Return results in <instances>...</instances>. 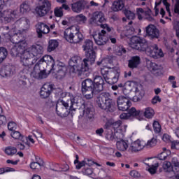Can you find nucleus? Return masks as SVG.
<instances>
[{"label": "nucleus", "mask_w": 179, "mask_h": 179, "mask_svg": "<svg viewBox=\"0 0 179 179\" xmlns=\"http://www.w3.org/2000/svg\"><path fill=\"white\" fill-rule=\"evenodd\" d=\"M130 47L134 50L138 51H145L147 55L157 59L164 57V53L162 49H159L157 45L148 46L146 39L141 38L138 36H132L131 38Z\"/></svg>", "instance_id": "obj_1"}, {"label": "nucleus", "mask_w": 179, "mask_h": 179, "mask_svg": "<svg viewBox=\"0 0 179 179\" xmlns=\"http://www.w3.org/2000/svg\"><path fill=\"white\" fill-rule=\"evenodd\" d=\"M104 90V79L102 76H95L94 80L87 78L82 82V93L85 94L87 100L94 97V94H99Z\"/></svg>", "instance_id": "obj_2"}, {"label": "nucleus", "mask_w": 179, "mask_h": 179, "mask_svg": "<svg viewBox=\"0 0 179 179\" xmlns=\"http://www.w3.org/2000/svg\"><path fill=\"white\" fill-rule=\"evenodd\" d=\"M48 66H48L45 62L40 59L34 67L32 66L33 71L31 73V76L35 79H45L48 76L47 69L45 68H48Z\"/></svg>", "instance_id": "obj_3"}, {"label": "nucleus", "mask_w": 179, "mask_h": 179, "mask_svg": "<svg viewBox=\"0 0 179 179\" xmlns=\"http://www.w3.org/2000/svg\"><path fill=\"white\" fill-rule=\"evenodd\" d=\"M96 105L101 110H108V111H111L113 107L115 106V102L110 98L109 93L103 92L98 97Z\"/></svg>", "instance_id": "obj_4"}, {"label": "nucleus", "mask_w": 179, "mask_h": 179, "mask_svg": "<svg viewBox=\"0 0 179 179\" xmlns=\"http://www.w3.org/2000/svg\"><path fill=\"white\" fill-rule=\"evenodd\" d=\"M15 38H17V35L13 36L11 39L13 44H15V45L11 48L10 54L12 57H20L23 54V51L26 50L27 43L24 41L22 42L15 41Z\"/></svg>", "instance_id": "obj_5"}, {"label": "nucleus", "mask_w": 179, "mask_h": 179, "mask_svg": "<svg viewBox=\"0 0 179 179\" xmlns=\"http://www.w3.org/2000/svg\"><path fill=\"white\" fill-rule=\"evenodd\" d=\"M85 58L83 59V63L80 64L79 70H78V76H82L85 75V72H89L90 69V66L94 64L96 62V55L85 54Z\"/></svg>", "instance_id": "obj_6"}, {"label": "nucleus", "mask_w": 179, "mask_h": 179, "mask_svg": "<svg viewBox=\"0 0 179 179\" xmlns=\"http://www.w3.org/2000/svg\"><path fill=\"white\" fill-rule=\"evenodd\" d=\"M29 26V22H27V19L26 18H20V20H17L13 25L11 26H6L3 27V30L5 31H7L4 36L7 38H9V35H7L9 31H11V33H13L15 30H17V29H22V30H24L26 27Z\"/></svg>", "instance_id": "obj_7"}, {"label": "nucleus", "mask_w": 179, "mask_h": 179, "mask_svg": "<svg viewBox=\"0 0 179 179\" xmlns=\"http://www.w3.org/2000/svg\"><path fill=\"white\" fill-rule=\"evenodd\" d=\"M20 57L22 65L25 66V69L29 72L31 71L33 68V64H33V58L34 57H33L31 52L29 50V48L27 50L24 49Z\"/></svg>", "instance_id": "obj_8"}, {"label": "nucleus", "mask_w": 179, "mask_h": 179, "mask_svg": "<svg viewBox=\"0 0 179 179\" xmlns=\"http://www.w3.org/2000/svg\"><path fill=\"white\" fill-rule=\"evenodd\" d=\"M0 16L4 20L5 23H10L13 22L15 19L19 17L20 14L17 12V10H6L3 12H0Z\"/></svg>", "instance_id": "obj_9"}, {"label": "nucleus", "mask_w": 179, "mask_h": 179, "mask_svg": "<svg viewBox=\"0 0 179 179\" xmlns=\"http://www.w3.org/2000/svg\"><path fill=\"white\" fill-rule=\"evenodd\" d=\"M51 11V2L48 0H43V2L36 8V12L40 17H44L45 15Z\"/></svg>", "instance_id": "obj_10"}, {"label": "nucleus", "mask_w": 179, "mask_h": 179, "mask_svg": "<svg viewBox=\"0 0 179 179\" xmlns=\"http://www.w3.org/2000/svg\"><path fill=\"white\" fill-rule=\"evenodd\" d=\"M82 59L79 56H73L69 61V65L70 66V72L72 73L79 74V69L80 68V64Z\"/></svg>", "instance_id": "obj_11"}, {"label": "nucleus", "mask_w": 179, "mask_h": 179, "mask_svg": "<svg viewBox=\"0 0 179 179\" xmlns=\"http://www.w3.org/2000/svg\"><path fill=\"white\" fill-rule=\"evenodd\" d=\"M103 23H106V17L102 12H95L90 19V24L94 26H103Z\"/></svg>", "instance_id": "obj_12"}, {"label": "nucleus", "mask_w": 179, "mask_h": 179, "mask_svg": "<svg viewBox=\"0 0 179 179\" xmlns=\"http://www.w3.org/2000/svg\"><path fill=\"white\" fill-rule=\"evenodd\" d=\"M78 101L82 103L81 106H83L84 108V115H85L87 118H89V120L94 118V108H93V105H92V103H85V101L82 99H80Z\"/></svg>", "instance_id": "obj_13"}, {"label": "nucleus", "mask_w": 179, "mask_h": 179, "mask_svg": "<svg viewBox=\"0 0 179 179\" xmlns=\"http://www.w3.org/2000/svg\"><path fill=\"white\" fill-rule=\"evenodd\" d=\"M93 38L97 45H106L108 41V34L104 29H102L98 34L93 36Z\"/></svg>", "instance_id": "obj_14"}, {"label": "nucleus", "mask_w": 179, "mask_h": 179, "mask_svg": "<svg viewBox=\"0 0 179 179\" xmlns=\"http://www.w3.org/2000/svg\"><path fill=\"white\" fill-rule=\"evenodd\" d=\"M117 104L118 110H120V111H127L131 106V101H129L128 98L122 95L119 96L117 98Z\"/></svg>", "instance_id": "obj_15"}, {"label": "nucleus", "mask_w": 179, "mask_h": 179, "mask_svg": "<svg viewBox=\"0 0 179 179\" xmlns=\"http://www.w3.org/2000/svg\"><path fill=\"white\" fill-rule=\"evenodd\" d=\"M146 36L150 40H155L160 37V31L154 24H149L145 27Z\"/></svg>", "instance_id": "obj_16"}, {"label": "nucleus", "mask_w": 179, "mask_h": 179, "mask_svg": "<svg viewBox=\"0 0 179 179\" xmlns=\"http://www.w3.org/2000/svg\"><path fill=\"white\" fill-rule=\"evenodd\" d=\"M31 54H32V57H34V59L37 61L38 59L41 58L43 55V48L40 45H32L29 48H28Z\"/></svg>", "instance_id": "obj_17"}, {"label": "nucleus", "mask_w": 179, "mask_h": 179, "mask_svg": "<svg viewBox=\"0 0 179 179\" xmlns=\"http://www.w3.org/2000/svg\"><path fill=\"white\" fill-rule=\"evenodd\" d=\"M120 73L121 71L120 69L110 71L106 83H108V85H114L115 83H117L120 79Z\"/></svg>", "instance_id": "obj_18"}, {"label": "nucleus", "mask_w": 179, "mask_h": 179, "mask_svg": "<svg viewBox=\"0 0 179 179\" xmlns=\"http://www.w3.org/2000/svg\"><path fill=\"white\" fill-rule=\"evenodd\" d=\"M15 73V66L12 65L3 66L0 70L2 78H10Z\"/></svg>", "instance_id": "obj_19"}, {"label": "nucleus", "mask_w": 179, "mask_h": 179, "mask_svg": "<svg viewBox=\"0 0 179 179\" xmlns=\"http://www.w3.org/2000/svg\"><path fill=\"white\" fill-rule=\"evenodd\" d=\"M54 90V87L50 84H45L41 89L40 96L41 99H48Z\"/></svg>", "instance_id": "obj_20"}, {"label": "nucleus", "mask_w": 179, "mask_h": 179, "mask_svg": "<svg viewBox=\"0 0 179 179\" xmlns=\"http://www.w3.org/2000/svg\"><path fill=\"white\" fill-rule=\"evenodd\" d=\"M36 33L38 38H41L43 34H48L50 33V27L43 22H39L36 24Z\"/></svg>", "instance_id": "obj_21"}, {"label": "nucleus", "mask_w": 179, "mask_h": 179, "mask_svg": "<svg viewBox=\"0 0 179 179\" xmlns=\"http://www.w3.org/2000/svg\"><path fill=\"white\" fill-rule=\"evenodd\" d=\"M141 115V110H136V108L132 107L129 110L127 113H123L120 115V120H129L134 117Z\"/></svg>", "instance_id": "obj_22"}, {"label": "nucleus", "mask_w": 179, "mask_h": 179, "mask_svg": "<svg viewBox=\"0 0 179 179\" xmlns=\"http://www.w3.org/2000/svg\"><path fill=\"white\" fill-rule=\"evenodd\" d=\"M132 23H134V22L130 21L128 25L124 27V31L121 34L122 37H128L129 38L131 36L135 34V28L132 26Z\"/></svg>", "instance_id": "obj_23"}, {"label": "nucleus", "mask_w": 179, "mask_h": 179, "mask_svg": "<svg viewBox=\"0 0 179 179\" xmlns=\"http://www.w3.org/2000/svg\"><path fill=\"white\" fill-rule=\"evenodd\" d=\"M84 51H87L86 54H92L96 55V52L93 49V41L90 39H86L83 45Z\"/></svg>", "instance_id": "obj_24"}, {"label": "nucleus", "mask_w": 179, "mask_h": 179, "mask_svg": "<svg viewBox=\"0 0 179 179\" xmlns=\"http://www.w3.org/2000/svg\"><path fill=\"white\" fill-rule=\"evenodd\" d=\"M147 66L149 71H150V72L154 73V75H156V76H158L159 73H160L162 66H159L155 62L148 61L147 63Z\"/></svg>", "instance_id": "obj_25"}, {"label": "nucleus", "mask_w": 179, "mask_h": 179, "mask_svg": "<svg viewBox=\"0 0 179 179\" xmlns=\"http://www.w3.org/2000/svg\"><path fill=\"white\" fill-rule=\"evenodd\" d=\"M71 9L75 13H80L85 9V2L82 1H77L71 4Z\"/></svg>", "instance_id": "obj_26"}, {"label": "nucleus", "mask_w": 179, "mask_h": 179, "mask_svg": "<svg viewBox=\"0 0 179 179\" xmlns=\"http://www.w3.org/2000/svg\"><path fill=\"white\" fill-rule=\"evenodd\" d=\"M145 148V145H142L141 144V141H137L132 143L129 148L128 152L130 153H134V152H139L140 150H142Z\"/></svg>", "instance_id": "obj_27"}, {"label": "nucleus", "mask_w": 179, "mask_h": 179, "mask_svg": "<svg viewBox=\"0 0 179 179\" xmlns=\"http://www.w3.org/2000/svg\"><path fill=\"white\" fill-rule=\"evenodd\" d=\"M141 64V57L139 56H134L129 60L128 66L130 69H135L139 66Z\"/></svg>", "instance_id": "obj_28"}, {"label": "nucleus", "mask_w": 179, "mask_h": 179, "mask_svg": "<svg viewBox=\"0 0 179 179\" xmlns=\"http://www.w3.org/2000/svg\"><path fill=\"white\" fill-rule=\"evenodd\" d=\"M51 71H55V72H56L57 76L59 78H64V76H65L66 74L65 71H66V68L62 67L59 65H55L53 69H50L49 73L51 72Z\"/></svg>", "instance_id": "obj_29"}, {"label": "nucleus", "mask_w": 179, "mask_h": 179, "mask_svg": "<svg viewBox=\"0 0 179 179\" xmlns=\"http://www.w3.org/2000/svg\"><path fill=\"white\" fill-rule=\"evenodd\" d=\"M106 138L108 141H118V135L120 133H114L110 128H106Z\"/></svg>", "instance_id": "obj_30"}, {"label": "nucleus", "mask_w": 179, "mask_h": 179, "mask_svg": "<svg viewBox=\"0 0 179 179\" xmlns=\"http://www.w3.org/2000/svg\"><path fill=\"white\" fill-rule=\"evenodd\" d=\"M6 36H8V39L10 40L12 43V38H13V36H17V37L15 39V41H20V43H22V41H26V39L23 38V35L20 34H16V30L12 33V31H8Z\"/></svg>", "instance_id": "obj_31"}, {"label": "nucleus", "mask_w": 179, "mask_h": 179, "mask_svg": "<svg viewBox=\"0 0 179 179\" xmlns=\"http://www.w3.org/2000/svg\"><path fill=\"white\" fill-rule=\"evenodd\" d=\"M6 36H8V39L10 40L12 43V38H13V36H17V37L15 39V41H20V43H22V41H26V39L23 38V35L20 34H16V30L12 33V31H8Z\"/></svg>", "instance_id": "obj_32"}, {"label": "nucleus", "mask_w": 179, "mask_h": 179, "mask_svg": "<svg viewBox=\"0 0 179 179\" xmlns=\"http://www.w3.org/2000/svg\"><path fill=\"white\" fill-rule=\"evenodd\" d=\"M124 1L122 0H115L112 4L111 9L113 12H119V10L124 9Z\"/></svg>", "instance_id": "obj_33"}, {"label": "nucleus", "mask_w": 179, "mask_h": 179, "mask_svg": "<svg viewBox=\"0 0 179 179\" xmlns=\"http://www.w3.org/2000/svg\"><path fill=\"white\" fill-rule=\"evenodd\" d=\"M140 115H144L145 118H153V116L155 115V110L153 108L148 107L145 108V110H141L140 112Z\"/></svg>", "instance_id": "obj_34"}, {"label": "nucleus", "mask_w": 179, "mask_h": 179, "mask_svg": "<svg viewBox=\"0 0 179 179\" xmlns=\"http://www.w3.org/2000/svg\"><path fill=\"white\" fill-rule=\"evenodd\" d=\"M41 61L45 62L48 66H50L51 69H54V67L55 66V62L52 56L45 55L41 59Z\"/></svg>", "instance_id": "obj_35"}, {"label": "nucleus", "mask_w": 179, "mask_h": 179, "mask_svg": "<svg viewBox=\"0 0 179 179\" xmlns=\"http://www.w3.org/2000/svg\"><path fill=\"white\" fill-rule=\"evenodd\" d=\"M10 136H12V138H13L14 139H19L20 141H21L22 142H23L24 143H27V138L23 136H22V134H20V132H19L18 131H13L10 133Z\"/></svg>", "instance_id": "obj_36"}, {"label": "nucleus", "mask_w": 179, "mask_h": 179, "mask_svg": "<svg viewBox=\"0 0 179 179\" xmlns=\"http://www.w3.org/2000/svg\"><path fill=\"white\" fill-rule=\"evenodd\" d=\"M84 38L85 37H83V34L79 31L73 34V38L71 39V44H78V43L83 41Z\"/></svg>", "instance_id": "obj_37"}, {"label": "nucleus", "mask_w": 179, "mask_h": 179, "mask_svg": "<svg viewBox=\"0 0 179 179\" xmlns=\"http://www.w3.org/2000/svg\"><path fill=\"white\" fill-rule=\"evenodd\" d=\"M117 149L120 152H125L128 149V143L124 140H120L116 143Z\"/></svg>", "instance_id": "obj_38"}, {"label": "nucleus", "mask_w": 179, "mask_h": 179, "mask_svg": "<svg viewBox=\"0 0 179 179\" xmlns=\"http://www.w3.org/2000/svg\"><path fill=\"white\" fill-rule=\"evenodd\" d=\"M121 125H122V122L121 120H117L114 122H108L105 124V128H109L110 129L111 128H113V129H117V128H120Z\"/></svg>", "instance_id": "obj_39"}, {"label": "nucleus", "mask_w": 179, "mask_h": 179, "mask_svg": "<svg viewBox=\"0 0 179 179\" xmlns=\"http://www.w3.org/2000/svg\"><path fill=\"white\" fill-rule=\"evenodd\" d=\"M27 12H30V6L27 2H23L20 6V15H24V13H27Z\"/></svg>", "instance_id": "obj_40"}, {"label": "nucleus", "mask_w": 179, "mask_h": 179, "mask_svg": "<svg viewBox=\"0 0 179 179\" xmlns=\"http://www.w3.org/2000/svg\"><path fill=\"white\" fill-rule=\"evenodd\" d=\"M73 37V33L72 32V29H66L64 31V38L69 43H72V38Z\"/></svg>", "instance_id": "obj_41"}, {"label": "nucleus", "mask_w": 179, "mask_h": 179, "mask_svg": "<svg viewBox=\"0 0 179 179\" xmlns=\"http://www.w3.org/2000/svg\"><path fill=\"white\" fill-rule=\"evenodd\" d=\"M57 47H58V41H57V40H50L49 41L48 51L51 52V51H54Z\"/></svg>", "instance_id": "obj_42"}, {"label": "nucleus", "mask_w": 179, "mask_h": 179, "mask_svg": "<svg viewBox=\"0 0 179 179\" xmlns=\"http://www.w3.org/2000/svg\"><path fill=\"white\" fill-rule=\"evenodd\" d=\"M163 167L164 169L166 170V171H167V173H171V171L175 173L174 167L173 166L171 162H165L164 163Z\"/></svg>", "instance_id": "obj_43"}, {"label": "nucleus", "mask_w": 179, "mask_h": 179, "mask_svg": "<svg viewBox=\"0 0 179 179\" xmlns=\"http://www.w3.org/2000/svg\"><path fill=\"white\" fill-rule=\"evenodd\" d=\"M164 152H161L158 155V159L159 160H166L167 159V157L169 156V154L170 155V150H168L166 148H163Z\"/></svg>", "instance_id": "obj_44"}, {"label": "nucleus", "mask_w": 179, "mask_h": 179, "mask_svg": "<svg viewBox=\"0 0 179 179\" xmlns=\"http://www.w3.org/2000/svg\"><path fill=\"white\" fill-rule=\"evenodd\" d=\"M4 152L6 155H8V156H13V155H15V153H17V150L15 147H7L6 148Z\"/></svg>", "instance_id": "obj_45"}, {"label": "nucleus", "mask_w": 179, "mask_h": 179, "mask_svg": "<svg viewBox=\"0 0 179 179\" xmlns=\"http://www.w3.org/2000/svg\"><path fill=\"white\" fill-rule=\"evenodd\" d=\"M70 107L69 110L70 111H76L78 108V107H80V105L79 104V102H75V98L70 100Z\"/></svg>", "instance_id": "obj_46"}, {"label": "nucleus", "mask_w": 179, "mask_h": 179, "mask_svg": "<svg viewBox=\"0 0 179 179\" xmlns=\"http://www.w3.org/2000/svg\"><path fill=\"white\" fill-rule=\"evenodd\" d=\"M171 164L175 170V173H179V162L177 157H173L172 159Z\"/></svg>", "instance_id": "obj_47"}, {"label": "nucleus", "mask_w": 179, "mask_h": 179, "mask_svg": "<svg viewBox=\"0 0 179 179\" xmlns=\"http://www.w3.org/2000/svg\"><path fill=\"white\" fill-rule=\"evenodd\" d=\"M157 144V139L153 137L151 140L148 141L144 145V148H153Z\"/></svg>", "instance_id": "obj_48"}, {"label": "nucleus", "mask_w": 179, "mask_h": 179, "mask_svg": "<svg viewBox=\"0 0 179 179\" xmlns=\"http://www.w3.org/2000/svg\"><path fill=\"white\" fill-rule=\"evenodd\" d=\"M7 55L8 51L5 49V48H0V64L3 62L5 58H6Z\"/></svg>", "instance_id": "obj_49"}, {"label": "nucleus", "mask_w": 179, "mask_h": 179, "mask_svg": "<svg viewBox=\"0 0 179 179\" xmlns=\"http://www.w3.org/2000/svg\"><path fill=\"white\" fill-rule=\"evenodd\" d=\"M54 13L57 17H62L64 16V11L61 7H56L54 10Z\"/></svg>", "instance_id": "obj_50"}, {"label": "nucleus", "mask_w": 179, "mask_h": 179, "mask_svg": "<svg viewBox=\"0 0 179 179\" xmlns=\"http://www.w3.org/2000/svg\"><path fill=\"white\" fill-rule=\"evenodd\" d=\"M76 20L78 22H80V23H83V24H85L86 22H87V17L86 16L83 15V14H80L76 17Z\"/></svg>", "instance_id": "obj_51"}, {"label": "nucleus", "mask_w": 179, "mask_h": 179, "mask_svg": "<svg viewBox=\"0 0 179 179\" xmlns=\"http://www.w3.org/2000/svg\"><path fill=\"white\" fill-rule=\"evenodd\" d=\"M124 15H125L126 17H127V19H129V20H134V19H135V13H134L131 10H125Z\"/></svg>", "instance_id": "obj_52"}, {"label": "nucleus", "mask_w": 179, "mask_h": 179, "mask_svg": "<svg viewBox=\"0 0 179 179\" xmlns=\"http://www.w3.org/2000/svg\"><path fill=\"white\" fill-rule=\"evenodd\" d=\"M101 73L106 82H107V79H108V75H110V71L108 69H101Z\"/></svg>", "instance_id": "obj_53"}, {"label": "nucleus", "mask_w": 179, "mask_h": 179, "mask_svg": "<svg viewBox=\"0 0 179 179\" xmlns=\"http://www.w3.org/2000/svg\"><path fill=\"white\" fill-rule=\"evenodd\" d=\"M152 126L155 132H156L157 134L160 133V131H162V126H160V123H159V122L154 121Z\"/></svg>", "instance_id": "obj_54"}, {"label": "nucleus", "mask_w": 179, "mask_h": 179, "mask_svg": "<svg viewBox=\"0 0 179 179\" xmlns=\"http://www.w3.org/2000/svg\"><path fill=\"white\" fill-rule=\"evenodd\" d=\"M157 167H159V163H156L155 165H152L149 169L148 171L150 174H156V171H157Z\"/></svg>", "instance_id": "obj_55"}, {"label": "nucleus", "mask_w": 179, "mask_h": 179, "mask_svg": "<svg viewBox=\"0 0 179 179\" xmlns=\"http://www.w3.org/2000/svg\"><path fill=\"white\" fill-rule=\"evenodd\" d=\"M82 173L85 176H92L93 174V169L90 168H85L83 169Z\"/></svg>", "instance_id": "obj_56"}, {"label": "nucleus", "mask_w": 179, "mask_h": 179, "mask_svg": "<svg viewBox=\"0 0 179 179\" xmlns=\"http://www.w3.org/2000/svg\"><path fill=\"white\" fill-rule=\"evenodd\" d=\"M10 171H15V169L10 167L0 168V174H3L4 173H9Z\"/></svg>", "instance_id": "obj_57"}, {"label": "nucleus", "mask_w": 179, "mask_h": 179, "mask_svg": "<svg viewBox=\"0 0 179 179\" xmlns=\"http://www.w3.org/2000/svg\"><path fill=\"white\" fill-rule=\"evenodd\" d=\"M22 143L18 142L17 143L16 145V148L17 149H19L20 150H24V148H26V146L24 145H29V143H23V141H22Z\"/></svg>", "instance_id": "obj_58"}, {"label": "nucleus", "mask_w": 179, "mask_h": 179, "mask_svg": "<svg viewBox=\"0 0 179 179\" xmlns=\"http://www.w3.org/2000/svg\"><path fill=\"white\" fill-rule=\"evenodd\" d=\"M7 122L6 116L0 115V125H6Z\"/></svg>", "instance_id": "obj_59"}, {"label": "nucleus", "mask_w": 179, "mask_h": 179, "mask_svg": "<svg viewBox=\"0 0 179 179\" xmlns=\"http://www.w3.org/2000/svg\"><path fill=\"white\" fill-rule=\"evenodd\" d=\"M131 177H134V178H139L141 177V174L136 170H133L130 171Z\"/></svg>", "instance_id": "obj_60"}, {"label": "nucleus", "mask_w": 179, "mask_h": 179, "mask_svg": "<svg viewBox=\"0 0 179 179\" xmlns=\"http://www.w3.org/2000/svg\"><path fill=\"white\" fill-rule=\"evenodd\" d=\"M8 128L9 131H12L13 132V131H15V129H16V123H15L14 122H10L8 124Z\"/></svg>", "instance_id": "obj_61"}, {"label": "nucleus", "mask_w": 179, "mask_h": 179, "mask_svg": "<svg viewBox=\"0 0 179 179\" xmlns=\"http://www.w3.org/2000/svg\"><path fill=\"white\" fill-rule=\"evenodd\" d=\"M162 99H160V96L156 95L152 99V104H157V103H161Z\"/></svg>", "instance_id": "obj_62"}, {"label": "nucleus", "mask_w": 179, "mask_h": 179, "mask_svg": "<svg viewBox=\"0 0 179 179\" xmlns=\"http://www.w3.org/2000/svg\"><path fill=\"white\" fill-rule=\"evenodd\" d=\"M125 52H127V50H125V48H124V47L120 46L117 48V55H121L122 54H125Z\"/></svg>", "instance_id": "obj_63"}, {"label": "nucleus", "mask_w": 179, "mask_h": 179, "mask_svg": "<svg viewBox=\"0 0 179 179\" xmlns=\"http://www.w3.org/2000/svg\"><path fill=\"white\" fill-rule=\"evenodd\" d=\"M38 166H41V164L40 163H38V162H31L30 164V167H31V169H32V170H36L37 169V167H38Z\"/></svg>", "instance_id": "obj_64"}]
</instances>
